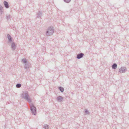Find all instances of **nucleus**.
I'll use <instances>...</instances> for the list:
<instances>
[{
  "label": "nucleus",
  "mask_w": 129,
  "mask_h": 129,
  "mask_svg": "<svg viewBox=\"0 0 129 129\" xmlns=\"http://www.w3.org/2000/svg\"><path fill=\"white\" fill-rule=\"evenodd\" d=\"M54 32V28L52 26L48 27L46 31V35L47 36H50L53 35Z\"/></svg>",
  "instance_id": "obj_1"
},
{
  "label": "nucleus",
  "mask_w": 129,
  "mask_h": 129,
  "mask_svg": "<svg viewBox=\"0 0 129 129\" xmlns=\"http://www.w3.org/2000/svg\"><path fill=\"white\" fill-rule=\"evenodd\" d=\"M30 109L32 114L35 115L36 114V108L33 104L30 105Z\"/></svg>",
  "instance_id": "obj_2"
},
{
  "label": "nucleus",
  "mask_w": 129,
  "mask_h": 129,
  "mask_svg": "<svg viewBox=\"0 0 129 129\" xmlns=\"http://www.w3.org/2000/svg\"><path fill=\"white\" fill-rule=\"evenodd\" d=\"M25 96H23L22 98L26 99L28 102L30 103L31 102V100L29 98L28 93L27 91H26L25 93Z\"/></svg>",
  "instance_id": "obj_3"
},
{
  "label": "nucleus",
  "mask_w": 129,
  "mask_h": 129,
  "mask_svg": "<svg viewBox=\"0 0 129 129\" xmlns=\"http://www.w3.org/2000/svg\"><path fill=\"white\" fill-rule=\"evenodd\" d=\"M84 55V53H80L77 55L76 58L78 59H80L83 57Z\"/></svg>",
  "instance_id": "obj_4"
},
{
  "label": "nucleus",
  "mask_w": 129,
  "mask_h": 129,
  "mask_svg": "<svg viewBox=\"0 0 129 129\" xmlns=\"http://www.w3.org/2000/svg\"><path fill=\"white\" fill-rule=\"evenodd\" d=\"M126 70V69L125 67H122L119 69V72L121 73H124L125 72Z\"/></svg>",
  "instance_id": "obj_5"
},
{
  "label": "nucleus",
  "mask_w": 129,
  "mask_h": 129,
  "mask_svg": "<svg viewBox=\"0 0 129 129\" xmlns=\"http://www.w3.org/2000/svg\"><path fill=\"white\" fill-rule=\"evenodd\" d=\"M4 4L5 6V7L7 8H8L9 7V4L6 1H4Z\"/></svg>",
  "instance_id": "obj_6"
},
{
  "label": "nucleus",
  "mask_w": 129,
  "mask_h": 129,
  "mask_svg": "<svg viewBox=\"0 0 129 129\" xmlns=\"http://www.w3.org/2000/svg\"><path fill=\"white\" fill-rule=\"evenodd\" d=\"M56 99L58 101L60 102L62 101L63 98L62 97L59 96Z\"/></svg>",
  "instance_id": "obj_7"
},
{
  "label": "nucleus",
  "mask_w": 129,
  "mask_h": 129,
  "mask_svg": "<svg viewBox=\"0 0 129 129\" xmlns=\"http://www.w3.org/2000/svg\"><path fill=\"white\" fill-rule=\"evenodd\" d=\"M7 38L8 39V40L10 42H12V37H11V36H10V35L9 34H7Z\"/></svg>",
  "instance_id": "obj_8"
},
{
  "label": "nucleus",
  "mask_w": 129,
  "mask_h": 129,
  "mask_svg": "<svg viewBox=\"0 0 129 129\" xmlns=\"http://www.w3.org/2000/svg\"><path fill=\"white\" fill-rule=\"evenodd\" d=\"M11 47L13 50H14L16 48L15 45L14 43H12L11 45Z\"/></svg>",
  "instance_id": "obj_9"
},
{
  "label": "nucleus",
  "mask_w": 129,
  "mask_h": 129,
  "mask_svg": "<svg viewBox=\"0 0 129 129\" xmlns=\"http://www.w3.org/2000/svg\"><path fill=\"white\" fill-rule=\"evenodd\" d=\"M29 64L27 62L25 64L24 67L25 69H28L29 68Z\"/></svg>",
  "instance_id": "obj_10"
},
{
  "label": "nucleus",
  "mask_w": 129,
  "mask_h": 129,
  "mask_svg": "<svg viewBox=\"0 0 129 129\" xmlns=\"http://www.w3.org/2000/svg\"><path fill=\"white\" fill-rule=\"evenodd\" d=\"M42 13L40 11H39L38 12L37 14V15L38 17H41L42 15Z\"/></svg>",
  "instance_id": "obj_11"
},
{
  "label": "nucleus",
  "mask_w": 129,
  "mask_h": 129,
  "mask_svg": "<svg viewBox=\"0 0 129 129\" xmlns=\"http://www.w3.org/2000/svg\"><path fill=\"white\" fill-rule=\"evenodd\" d=\"M117 66V64L116 63H114L113 64L112 66V69H115L116 68Z\"/></svg>",
  "instance_id": "obj_12"
},
{
  "label": "nucleus",
  "mask_w": 129,
  "mask_h": 129,
  "mask_svg": "<svg viewBox=\"0 0 129 129\" xmlns=\"http://www.w3.org/2000/svg\"><path fill=\"white\" fill-rule=\"evenodd\" d=\"M58 88L61 92H63L64 90L63 88L61 86L59 87Z\"/></svg>",
  "instance_id": "obj_13"
},
{
  "label": "nucleus",
  "mask_w": 129,
  "mask_h": 129,
  "mask_svg": "<svg viewBox=\"0 0 129 129\" xmlns=\"http://www.w3.org/2000/svg\"><path fill=\"white\" fill-rule=\"evenodd\" d=\"M43 128L45 129H48L49 128V125L47 124H45L44 125Z\"/></svg>",
  "instance_id": "obj_14"
},
{
  "label": "nucleus",
  "mask_w": 129,
  "mask_h": 129,
  "mask_svg": "<svg viewBox=\"0 0 129 129\" xmlns=\"http://www.w3.org/2000/svg\"><path fill=\"white\" fill-rule=\"evenodd\" d=\"M21 85L20 83H17L16 85V87L17 88H19L21 87Z\"/></svg>",
  "instance_id": "obj_15"
},
{
  "label": "nucleus",
  "mask_w": 129,
  "mask_h": 129,
  "mask_svg": "<svg viewBox=\"0 0 129 129\" xmlns=\"http://www.w3.org/2000/svg\"><path fill=\"white\" fill-rule=\"evenodd\" d=\"M10 18V14H7L6 15V18L7 20H8Z\"/></svg>",
  "instance_id": "obj_16"
},
{
  "label": "nucleus",
  "mask_w": 129,
  "mask_h": 129,
  "mask_svg": "<svg viewBox=\"0 0 129 129\" xmlns=\"http://www.w3.org/2000/svg\"><path fill=\"white\" fill-rule=\"evenodd\" d=\"M22 61L23 63H24L25 64L27 63V61L26 59H22Z\"/></svg>",
  "instance_id": "obj_17"
},
{
  "label": "nucleus",
  "mask_w": 129,
  "mask_h": 129,
  "mask_svg": "<svg viewBox=\"0 0 129 129\" xmlns=\"http://www.w3.org/2000/svg\"><path fill=\"white\" fill-rule=\"evenodd\" d=\"M85 113L86 114H90L89 112L86 109H85L84 110Z\"/></svg>",
  "instance_id": "obj_18"
},
{
  "label": "nucleus",
  "mask_w": 129,
  "mask_h": 129,
  "mask_svg": "<svg viewBox=\"0 0 129 129\" xmlns=\"http://www.w3.org/2000/svg\"><path fill=\"white\" fill-rule=\"evenodd\" d=\"M3 8L2 6L0 5V12H2L3 11Z\"/></svg>",
  "instance_id": "obj_19"
},
{
  "label": "nucleus",
  "mask_w": 129,
  "mask_h": 129,
  "mask_svg": "<svg viewBox=\"0 0 129 129\" xmlns=\"http://www.w3.org/2000/svg\"><path fill=\"white\" fill-rule=\"evenodd\" d=\"M64 2L67 3H69L71 2V0H63Z\"/></svg>",
  "instance_id": "obj_20"
}]
</instances>
